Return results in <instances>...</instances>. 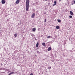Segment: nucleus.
Here are the masks:
<instances>
[{
	"mask_svg": "<svg viewBox=\"0 0 75 75\" xmlns=\"http://www.w3.org/2000/svg\"><path fill=\"white\" fill-rule=\"evenodd\" d=\"M30 2V0H26V11H28L29 9V4Z\"/></svg>",
	"mask_w": 75,
	"mask_h": 75,
	"instance_id": "nucleus-1",
	"label": "nucleus"
},
{
	"mask_svg": "<svg viewBox=\"0 0 75 75\" xmlns=\"http://www.w3.org/2000/svg\"><path fill=\"white\" fill-rule=\"evenodd\" d=\"M69 18H72V16H69Z\"/></svg>",
	"mask_w": 75,
	"mask_h": 75,
	"instance_id": "nucleus-16",
	"label": "nucleus"
},
{
	"mask_svg": "<svg viewBox=\"0 0 75 75\" xmlns=\"http://www.w3.org/2000/svg\"><path fill=\"white\" fill-rule=\"evenodd\" d=\"M35 17V13H33L32 16H31V17L32 18H33Z\"/></svg>",
	"mask_w": 75,
	"mask_h": 75,
	"instance_id": "nucleus-2",
	"label": "nucleus"
},
{
	"mask_svg": "<svg viewBox=\"0 0 75 75\" xmlns=\"http://www.w3.org/2000/svg\"><path fill=\"white\" fill-rule=\"evenodd\" d=\"M45 1H47V0H45Z\"/></svg>",
	"mask_w": 75,
	"mask_h": 75,
	"instance_id": "nucleus-22",
	"label": "nucleus"
},
{
	"mask_svg": "<svg viewBox=\"0 0 75 75\" xmlns=\"http://www.w3.org/2000/svg\"><path fill=\"white\" fill-rule=\"evenodd\" d=\"M35 30H36V28H34L32 29V31L33 32H34Z\"/></svg>",
	"mask_w": 75,
	"mask_h": 75,
	"instance_id": "nucleus-5",
	"label": "nucleus"
},
{
	"mask_svg": "<svg viewBox=\"0 0 75 75\" xmlns=\"http://www.w3.org/2000/svg\"><path fill=\"white\" fill-rule=\"evenodd\" d=\"M61 0H59V1H61Z\"/></svg>",
	"mask_w": 75,
	"mask_h": 75,
	"instance_id": "nucleus-25",
	"label": "nucleus"
},
{
	"mask_svg": "<svg viewBox=\"0 0 75 75\" xmlns=\"http://www.w3.org/2000/svg\"><path fill=\"white\" fill-rule=\"evenodd\" d=\"M56 28L57 29H59V26H57L56 27Z\"/></svg>",
	"mask_w": 75,
	"mask_h": 75,
	"instance_id": "nucleus-11",
	"label": "nucleus"
},
{
	"mask_svg": "<svg viewBox=\"0 0 75 75\" xmlns=\"http://www.w3.org/2000/svg\"><path fill=\"white\" fill-rule=\"evenodd\" d=\"M42 46H44V47H45V46H46V45H45V43L44 42L42 43Z\"/></svg>",
	"mask_w": 75,
	"mask_h": 75,
	"instance_id": "nucleus-7",
	"label": "nucleus"
},
{
	"mask_svg": "<svg viewBox=\"0 0 75 75\" xmlns=\"http://www.w3.org/2000/svg\"><path fill=\"white\" fill-rule=\"evenodd\" d=\"M45 14H46V13H45Z\"/></svg>",
	"mask_w": 75,
	"mask_h": 75,
	"instance_id": "nucleus-26",
	"label": "nucleus"
},
{
	"mask_svg": "<svg viewBox=\"0 0 75 75\" xmlns=\"http://www.w3.org/2000/svg\"><path fill=\"white\" fill-rule=\"evenodd\" d=\"M50 37H51V36H47V38H50Z\"/></svg>",
	"mask_w": 75,
	"mask_h": 75,
	"instance_id": "nucleus-13",
	"label": "nucleus"
},
{
	"mask_svg": "<svg viewBox=\"0 0 75 75\" xmlns=\"http://www.w3.org/2000/svg\"><path fill=\"white\" fill-rule=\"evenodd\" d=\"M11 74H14V72H12L11 73H10Z\"/></svg>",
	"mask_w": 75,
	"mask_h": 75,
	"instance_id": "nucleus-17",
	"label": "nucleus"
},
{
	"mask_svg": "<svg viewBox=\"0 0 75 75\" xmlns=\"http://www.w3.org/2000/svg\"><path fill=\"white\" fill-rule=\"evenodd\" d=\"M74 3L75 4V0L74 1Z\"/></svg>",
	"mask_w": 75,
	"mask_h": 75,
	"instance_id": "nucleus-21",
	"label": "nucleus"
},
{
	"mask_svg": "<svg viewBox=\"0 0 75 75\" xmlns=\"http://www.w3.org/2000/svg\"><path fill=\"white\" fill-rule=\"evenodd\" d=\"M54 4L53 5V6H55L56 4H57V1H54Z\"/></svg>",
	"mask_w": 75,
	"mask_h": 75,
	"instance_id": "nucleus-6",
	"label": "nucleus"
},
{
	"mask_svg": "<svg viewBox=\"0 0 75 75\" xmlns=\"http://www.w3.org/2000/svg\"><path fill=\"white\" fill-rule=\"evenodd\" d=\"M1 66L3 65V64H1Z\"/></svg>",
	"mask_w": 75,
	"mask_h": 75,
	"instance_id": "nucleus-23",
	"label": "nucleus"
},
{
	"mask_svg": "<svg viewBox=\"0 0 75 75\" xmlns=\"http://www.w3.org/2000/svg\"><path fill=\"white\" fill-rule=\"evenodd\" d=\"M51 50V47H49L47 49L48 51H50V50Z\"/></svg>",
	"mask_w": 75,
	"mask_h": 75,
	"instance_id": "nucleus-9",
	"label": "nucleus"
},
{
	"mask_svg": "<svg viewBox=\"0 0 75 75\" xmlns=\"http://www.w3.org/2000/svg\"><path fill=\"white\" fill-rule=\"evenodd\" d=\"M6 3V0H2L1 3L2 4H4Z\"/></svg>",
	"mask_w": 75,
	"mask_h": 75,
	"instance_id": "nucleus-3",
	"label": "nucleus"
},
{
	"mask_svg": "<svg viewBox=\"0 0 75 75\" xmlns=\"http://www.w3.org/2000/svg\"><path fill=\"white\" fill-rule=\"evenodd\" d=\"M71 5H73V4H71Z\"/></svg>",
	"mask_w": 75,
	"mask_h": 75,
	"instance_id": "nucleus-24",
	"label": "nucleus"
},
{
	"mask_svg": "<svg viewBox=\"0 0 75 75\" xmlns=\"http://www.w3.org/2000/svg\"><path fill=\"white\" fill-rule=\"evenodd\" d=\"M8 75H11V74L10 73V74H8Z\"/></svg>",
	"mask_w": 75,
	"mask_h": 75,
	"instance_id": "nucleus-20",
	"label": "nucleus"
},
{
	"mask_svg": "<svg viewBox=\"0 0 75 75\" xmlns=\"http://www.w3.org/2000/svg\"><path fill=\"white\" fill-rule=\"evenodd\" d=\"M48 68L49 69H51V67H50L49 68Z\"/></svg>",
	"mask_w": 75,
	"mask_h": 75,
	"instance_id": "nucleus-19",
	"label": "nucleus"
},
{
	"mask_svg": "<svg viewBox=\"0 0 75 75\" xmlns=\"http://www.w3.org/2000/svg\"><path fill=\"white\" fill-rule=\"evenodd\" d=\"M30 75H33V73H31L30 74Z\"/></svg>",
	"mask_w": 75,
	"mask_h": 75,
	"instance_id": "nucleus-18",
	"label": "nucleus"
},
{
	"mask_svg": "<svg viewBox=\"0 0 75 75\" xmlns=\"http://www.w3.org/2000/svg\"><path fill=\"white\" fill-rule=\"evenodd\" d=\"M20 3V0H17L16 2V3L17 4H18Z\"/></svg>",
	"mask_w": 75,
	"mask_h": 75,
	"instance_id": "nucleus-4",
	"label": "nucleus"
},
{
	"mask_svg": "<svg viewBox=\"0 0 75 75\" xmlns=\"http://www.w3.org/2000/svg\"><path fill=\"white\" fill-rule=\"evenodd\" d=\"M43 1H44V0H43Z\"/></svg>",
	"mask_w": 75,
	"mask_h": 75,
	"instance_id": "nucleus-27",
	"label": "nucleus"
},
{
	"mask_svg": "<svg viewBox=\"0 0 75 75\" xmlns=\"http://www.w3.org/2000/svg\"><path fill=\"white\" fill-rule=\"evenodd\" d=\"M46 21H47V19H45V21H44L45 23Z\"/></svg>",
	"mask_w": 75,
	"mask_h": 75,
	"instance_id": "nucleus-14",
	"label": "nucleus"
},
{
	"mask_svg": "<svg viewBox=\"0 0 75 75\" xmlns=\"http://www.w3.org/2000/svg\"><path fill=\"white\" fill-rule=\"evenodd\" d=\"M70 13L71 16H73V12H72V11H70Z\"/></svg>",
	"mask_w": 75,
	"mask_h": 75,
	"instance_id": "nucleus-8",
	"label": "nucleus"
},
{
	"mask_svg": "<svg viewBox=\"0 0 75 75\" xmlns=\"http://www.w3.org/2000/svg\"><path fill=\"white\" fill-rule=\"evenodd\" d=\"M38 45H39L38 42L36 45V47H38Z\"/></svg>",
	"mask_w": 75,
	"mask_h": 75,
	"instance_id": "nucleus-10",
	"label": "nucleus"
},
{
	"mask_svg": "<svg viewBox=\"0 0 75 75\" xmlns=\"http://www.w3.org/2000/svg\"><path fill=\"white\" fill-rule=\"evenodd\" d=\"M14 37H15V38H16V37H17V34L16 33L14 35Z\"/></svg>",
	"mask_w": 75,
	"mask_h": 75,
	"instance_id": "nucleus-12",
	"label": "nucleus"
},
{
	"mask_svg": "<svg viewBox=\"0 0 75 75\" xmlns=\"http://www.w3.org/2000/svg\"><path fill=\"white\" fill-rule=\"evenodd\" d=\"M58 21V22H60L61 21V20L59 19Z\"/></svg>",
	"mask_w": 75,
	"mask_h": 75,
	"instance_id": "nucleus-15",
	"label": "nucleus"
}]
</instances>
